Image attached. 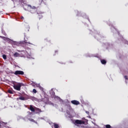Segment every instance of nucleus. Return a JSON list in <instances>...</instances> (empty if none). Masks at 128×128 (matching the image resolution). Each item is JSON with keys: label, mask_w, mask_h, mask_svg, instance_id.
Here are the masks:
<instances>
[{"label": "nucleus", "mask_w": 128, "mask_h": 128, "mask_svg": "<svg viewBox=\"0 0 128 128\" xmlns=\"http://www.w3.org/2000/svg\"><path fill=\"white\" fill-rule=\"evenodd\" d=\"M24 84L22 82H19L17 84H14V90H20V88L22 86H24Z\"/></svg>", "instance_id": "obj_1"}, {"label": "nucleus", "mask_w": 128, "mask_h": 128, "mask_svg": "<svg viewBox=\"0 0 128 128\" xmlns=\"http://www.w3.org/2000/svg\"><path fill=\"white\" fill-rule=\"evenodd\" d=\"M29 110H30L31 112H42V110H40V109L37 108L33 106L32 105L30 106Z\"/></svg>", "instance_id": "obj_2"}, {"label": "nucleus", "mask_w": 128, "mask_h": 128, "mask_svg": "<svg viewBox=\"0 0 128 128\" xmlns=\"http://www.w3.org/2000/svg\"><path fill=\"white\" fill-rule=\"evenodd\" d=\"M74 124L75 126H77V124H84L85 122L82 120H76L74 122Z\"/></svg>", "instance_id": "obj_3"}, {"label": "nucleus", "mask_w": 128, "mask_h": 128, "mask_svg": "<svg viewBox=\"0 0 128 128\" xmlns=\"http://www.w3.org/2000/svg\"><path fill=\"white\" fill-rule=\"evenodd\" d=\"M14 74H16V76H18V74H24V72L22 71H20V70H16L14 72Z\"/></svg>", "instance_id": "obj_4"}, {"label": "nucleus", "mask_w": 128, "mask_h": 128, "mask_svg": "<svg viewBox=\"0 0 128 128\" xmlns=\"http://www.w3.org/2000/svg\"><path fill=\"white\" fill-rule=\"evenodd\" d=\"M72 104H75L76 106H78V104H80V102L76 100H74L71 101Z\"/></svg>", "instance_id": "obj_5"}, {"label": "nucleus", "mask_w": 128, "mask_h": 128, "mask_svg": "<svg viewBox=\"0 0 128 128\" xmlns=\"http://www.w3.org/2000/svg\"><path fill=\"white\" fill-rule=\"evenodd\" d=\"M14 58H18V56H20V54L18 52H15L14 54Z\"/></svg>", "instance_id": "obj_6"}, {"label": "nucleus", "mask_w": 128, "mask_h": 128, "mask_svg": "<svg viewBox=\"0 0 128 128\" xmlns=\"http://www.w3.org/2000/svg\"><path fill=\"white\" fill-rule=\"evenodd\" d=\"M101 62L102 64H106V61L104 60H101Z\"/></svg>", "instance_id": "obj_7"}, {"label": "nucleus", "mask_w": 128, "mask_h": 128, "mask_svg": "<svg viewBox=\"0 0 128 128\" xmlns=\"http://www.w3.org/2000/svg\"><path fill=\"white\" fill-rule=\"evenodd\" d=\"M28 6L31 8H32V10H36V8L34 6H32L31 5H28Z\"/></svg>", "instance_id": "obj_8"}, {"label": "nucleus", "mask_w": 128, "mask_h": 128, "mask_svg": "<svg viewBox=\"0 0 128 128\" xmlns=\"http://www.w3.org/2000/svg\"><path fill=\"white\" fill-rule=\"evenodd\" d=\"M105 127H106V128H112L111 126L110 125V124H106V125H105Z\"/></svg>", "instance_id": "obj_9"}, {"label": "nucleus", "mask_w": 128, "mask_h": 128, "mask_svg": "<svg viewBox=\"0 0 128 128\" xmlns=\"http://www.w3.org/2000/svg\"><path fill=\"white\" fill-rule=\"evenodd\" d=\"M0 38H2L3 40H8V38H7L3 37V36H0Z\"/></svg>", "instance_id": "obj_10"}, {"label": "nucleus", "mask_w": 128, "mask_h": 128, "mask_svg": "<svg viewBox=\"0 0 128 128\" xmlns=\"http://www.w3.org/2000/svg\"><path fill=\"white\" fill-rule=\"evenodd\" d=\"M19 100H24V97H20Z\"/></svg>", "instance_id": "obj_11"}, {"label": "nucleus", "mask_w": 128, "mask_h": 128, "mask_svg": "<svg viewBox=\"0 0 128 128\" xmlns=\"http://www.w3.org/2000/svg\"><path fill=\"white\" fill-rule=\"evenodd\" d=\"M2 58H3L4 59V60H6V54H4V55L2 56Z\"/></svg>", "instance_id": "obj_12"}, {"label": "nucleus", "mask_w": 128, "mask_h": 128, "mask_svg": "<svg viewBox=\"0 0 128 128\" xmlns=\"http://www.w3.org/2000/svg\"><path fill=\"white\" fill-rule=\"evenodd\" d=\"M46 100H48V98H44V99L42 100V102H46Z\"/></svg>", "instance_id": "obj_13"}, {"label": "nucleus", "mask_w": 128, "mask_h": 128, "mask_svg": "<svg viewBox=\"0 0 128 128\" xmlns=\"http://www.w3.org/2000/svg\"><path fill=\"white\" fill-rule=\"evenodd\" d=\"M8 92L9 94H12V91L11 90H8Z\"/></svg>", "instance_id": "obj_14"}, {"label": "nucleus", "mask_w": 128, "mask_h": 128, "mask_svg": "<svg viewBox=\"0 0 128 128\" xmlns=\"http://www.w3.org/2000/svg\"><path fill=\"white\" fill-rule=\"evenodd\" d=\"M24 44H32L30 42H26V40L24 41Z\"/></svg>", "instance_id": "obj_15"}, {"label": "nucleus", "mask_w": 128, "mask_h": 128, "mask_svg": "<svg viewBox=\"0 0 128 128\" xmlns=\"http://www.w3.org/2000/svg\"><path fill=\"white\" fill-rule=\"evenodd\" d=\"M32 92L34 94H36V89H34Z\"/></svg>", "instance_id": "obj_16"}, {"label": "nucleus", "mask_w": 128, "mask_h": 128, "mask_svg": "<svg viewBox=\"0 0 128 128\" xmlns=\"http://www.w3.org/2000/svg\"><path fill=\"white\" fill-rule=\"evenodd\" d=\"M29 120H30V122H34V120L32 118H30Z\"/></svg>", "instance_id": "obj_17"}, {"label": "nucleus", "mask_w": 128, "mask_h": 128, "mask_svg": "<svg viewBox=\"0 0 128 128\" xmlns=\"http://www.w3.org/2000/svg\"><path fill=\"white\" fill-rule=\"evenodd\" d=\"M124 78H125L126 80H128V76H124Z\"/></svg>", "instance_id": "obj_18"}, {"label": "nucleus", "mask_w": 128, "mask_h": 128, "mask_svg": "<svg viewBox=\"0 0 128 128\" xmlns=\"http://www.w3.org/2000/svg\"><path fill=\"white\" fill-rule=\"evenodd\" d=\"M21 18H22V20H24V16H22Z\"/></svg>", "instance_id": "obj_19"}, {"label": "nucleus", "mask_w": 128, "mask_h": 128, "mask_svg": "<svg viewBox=\"0 0 128 128\" xmlns=\"http://www.w3.org/2000/svg\"><path fill=\"white\" fill-rule=\"evenodd\" d=\"M1 126V122H0V126Z\"/></svg>", "instance_id": "obj_20"}, {"label": "nucleus", "mask_w": 128, "mask_h": 128, "mask_svg": "<svg viewBox=\"0 0 128 128\" xmlns=\"http://www.w3.org/2000/svg\"><path fill=\"white\" fill-rule=\"evenodd\" d=\"M15 44H16V42H15Z\"/></svg>", "instance_id": "obj_21"}]
</instances>
